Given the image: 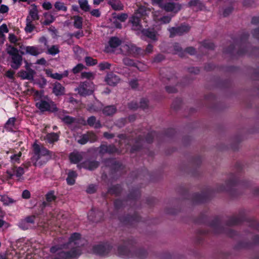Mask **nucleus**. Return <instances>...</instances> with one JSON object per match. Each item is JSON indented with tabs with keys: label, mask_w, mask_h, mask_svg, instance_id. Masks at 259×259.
<instances>
[{
	"label": "nucleus",
	"mask_w": 259,
	"mask_h": 259,
	"mask_svg": "<svg viewBox=\"0 0 259 259\" xmlns=\"http://www.w3.org/2000/svg\"><path fill=\"white\" fill-rule=\"evenodd\" d=\"M84 240L81 237L80 234L74 233L69 238L67 244L63 245L61 249H69V251L64 250L59 251V248L56 246L51 248V252H58V256L55 259H72L78 257L81 254V247L84 244Z\"/></svg>",
	"instance_id": "obj_1"
},
{
	"label": "nucleus",
	"mask_w": 259,
	"mask_h": 259,
	"mask_svg": "<svg viewBox=\"0 0 259 259\" xmlns=\"http://www.w3.org/2000/svg\"><path fill=\"white\" fill-rule=\"evenodd\" d=\"M151 10L145 6H140L135 12L134 16L130 19L133 24V29L136 31H141L142 34L152 40L157 39V33L152 29H142V26L140 24V17L145 19V17L150 14Z\"/></svg>",
	"instance_id": "obj_2"
},
{
	"label": "nucleus",
	"mask_w": 259,
	"mask_h": 259,
	"mask_svg": "<svg viewBox=\"0 0 259 259\" xmlns=\"http://www.w3.org/2000/svg\"><path fill=\"white\" fill-rule=\"evenodd\" d=\"M35 100L36 106L41 111H54L57 108L53 102L51 101L47 96L43 95V92H38L33 90L32 91Z\"/></svg>",
	"instance_id": "obj_3"
},
{
	"label": "nucleus",
	"mask_w": 259,
	"mask_h": 259,
	"mask_svg": "<svg viewBox=\"0 0 259 259\" xmlns=\"http://www.w3.org/2000/svg\"><path fill=\"white\" fill-rule=\"evenodd\" d=\"M33 149L34 154L32 157V161L35 166H40L45 163L51 156L48 149L40 147L36 143L33 144Z\"/></svg>",
	"instance_id": "obj_4"
},
{
	"label": "nucleus",
	"mask_w": 259,
	"mask_h": 259,
	"mask_svg": "<svg viewBox=\"0 0 259 259\" xmlns=\"http://www.w3.org/2000/svg\"><path fill=\"white\" fill-rule=\"evenodd\" d=\"M152 18L155 23L154 25L156 26L168 23L171 20V17L168 16H163L162 11L159 10H154L152 12Z\"/></svg>",
	"instance_id": "obj_5"
},
{
	"label": "nucleus",
	"mask_w": 259,
	"mask_h": 259,
	"mask_svg": "<svg viewBox=\"0 0 259 259\" xmlns=\"http://www.w3.org/2000/svg\"><path fill=\"white\" fill-rule=\"evenodd\" d=\"M81 96L89 95L93 93L94 85L91 81L88 80L80 83L79 87L75 90Z\"/></svg>",
	"instance_id": "obj_6"
},
{
	"label": "nucleus",
	"mask_w": 259,
	"mask_h": 259,
	"mask_svg": "<svg viewBox=\"0 0 259 259\" xmlns=\"http://www.w3.org/2000/svg\"><path fill=\"white\" fill-rule=\"evenodd\" d=\"M24 174V170L23 167L13 166L7 170L5 177L7 180H10L15 176L18 179H20Z\"/></svg>",
	"instance_id": "obj_7"
},
{
	"label": "nucleus",
	"mask_w": 259,
	"mask_h": 259,
	"mask_svg": "<svg viewBox=\"0 0 259 259\" xmlns=\"http://www.w3.org/2000/svg\"><path fill=\"white\" fill-rule=\"evenodd\" d=\"M120 51L125 55H135L139 53L140 49L132 44H128L121 45Z\"/></svg>",
	"instance_id": "obj_8"
},
{
	"label": "nucleus",
	"mask_w": 259,
	"mask_h": 259,
	"mask_svg": "<svg viewBox=\"0 0 259 259\" xmlns=\"http://www.w3.org/2000/svg\"><path fill=\"white\" fill-rule=\"evenodd\" d=\"M21 54H28L32 56H37L42 52L41 49L35 46H23L20 47Z\"/></svg>",
	"instance_id": "obj_9"
},
{
	"label": "nucleus",
	"mask_w": 259,
	"mask_h": 259,
	"mask_svg": "<svg viewBox=\"0 0 259 259\" xmlns=\"http://www.w3.org/2000/svg\"><path fill=\"white\" fill-rule=\"evenodd\" d=\"M110 250V247L107 245L100 244L94 246L93 252L96 254L104 256L108 254Z\"/></svg>",
	"instance_id": "obj_10"
},
{
	"label": "nucleus",
	"mask_w": 259,
	"mask_h": 259,
	"mask_svg": "<svg viewBox=\"0 0 259 259\" xmlns=\"http://www.w3.org/2000/svg\"><path fill=\"white\" fill-rule=\"evenodd\" d=\"M190 27L188 25H183L178 28L172 27L169 29L170 36L173 37L176 35H182L184 33L188 32Z\"/></svg>",
	"instance_id": "obj_11"
},
{
	"label": "nucleus",
	"mask_w": 259,
	"mask_h": 259,
	"mask_svg": "<svg viewBox=\"0 0 259 259\" xmlns=\"http://www.w3.org/2000/svg\"><path fill=\"white\" fill-rule=\"evenodd\" d=\"M35 72L32 69H27L26 70H21L18 72V75L23 79L33 80Z\"/></svg>",
	"instance_id": "obj_12"
},
{
	"label": "nucleus",
	"mask_w": 259,
	"mask_h": 259,
	"mask_svg": "<svg viewBox=\"0 0 259 259\" xmlns=\"http://www.w3.org/2000/svg\"><path fill=\"white\" fill-rule=\"evenodd\" d=\"M161 8L167 12L176 13L181 9V6L178 3H167L164 4Z\"/></svg>",
	"instance_id": "obj_13"
},
{
	"label": "nucleus",
	"mask_w": 259,
	"mask_h": 259,
	"mask_svg": "<svg viewBox=\"0 0 259 259\" xmlns=\"http://www.w3.org/2000/svg\"><path fill=\"white\" fill-rule=\"evenodd\" d=\"M27 18L34 21L38 20V10L36 5L33 4L30 6L29 15L27 17Z\"/></svg>",
	"instance_id": "obj_14"
},
{
	"label": "nucleus",
	"mask_w": 259,
	"mask_h": 259,
	"mask_svg": "<svg viewBox=\"0 0 259 259\" xmlns=\"http://www.w3.org/2000/svg\"><path fill=\"white\" fill-rule=\"evenodd\" d=\"M12 63L11 64V67L15 69H18L21 65L22 60V57L18 54L17 55L12 56Z\"/></svg>",
	"instance_id": "obj_15"
},
{
	"label": "nucleus",
	"mask_w": 259,
	"mask_h": 259,
	"mask_svg": "<svg viewBox=\"0 0 259 259\" xmlns=\"http://www.w3.org/2000/svg\"><path fill=\"white\" fill-rule=\"evenodd\" d=\"M15 122L16 118L15 117L10 118L5 125L6 130L10 132L15 130L17 128Z\"/></svg>",
	"instance_id": "obj_16"
},
{
	"label": "nucleus",
	"mask_w": 259,
	"mask_h": 259,
	"mask_svg": "<svg viewBox=\"0 0 259 259\" xmlns=\"http://www.w3.org/2000/svg\"><path fill=\"white\" fill-rule=\"evenodd\" d=\"M106 81L110 85H115L119 81V78L113 74H109L107 76Z\"/></svg>",
	"instance_id": "obj_17"
},
{
	"label": "nucleus",
	"mask_w": 259,
	"mask_h": 259,
	"mask_svg": "<svg viewBox=\"0 0 259 259\" xmlns=\"http://www.w3.org/2000/svg\"><path fill=\"white\" fill-rule=\"evenodd\" d=\"M58 139L59 135L56 133H52L47 135L45 138V140L48 143L52 144L57 141Z\"/></svg>",
	"instance_id": "obj_18"
},
{
	"label": "nucleus",
	"mask_w": 259,
	"mask_h": 259,
	"mask_svg": "<svg viewBox=\"0 0 259 259\" xmlns=\"http://www.w3.org/2000/svg\"><path fill=\"white\" fill-rule=\"evenodd\" d=\"M53 93L57 96L62 95L64 93V88L59 83H55L53 88Z\"/></svg>",
	"instance_id": "obj_19"
},
{
	"label": "nucleus",
	"mask_w": 259,
	"mask_h": 259,
	"mask_svg": "<svg viewBox=\"0 0 259 259\" xmlns=\"http://www.w3.org/2000/svg\"><path fill=\"white\" fill-rule=\"evenodd\" d=\"M109 4L115 10H121L123 6L118 0H109Z\"/></svg>",
	"instance_id": "obj_20"
},
{
	"label": "nucleus",
	"mask_w": 259,
	"mask_h": 259,
	"mask_svg": "<svg viewBox=\"0 0 259 259\" xmlns=\"http://www.w3.org/2000/svg\"><path fill=\"white\" fill-rule=\"evenodd\" d=\"M99 165V163L97 161H87L83 163V167L89 170H93L97 168Z\"/></svg>",
	"instance_id": "obj_21"
},
{
	"label": "nucleus",
	"mask_w": 259,
	"mask_h": 259,
	"mask_svg": "<svg viewBox=\"0 0 259 259\" xmlns=\"http://www.w3.org/2000/svg\"><path fill=\"white\" fill-rule=\"evenodd\" d=\"M76 177L77 174L76 172L74 171H69L68 174V177L66 179L67 184L70 185H73L75 183Z\"/></svg>",
	"instance_id": "obj_22"
},
{
	"label": "nucleus",
	"mask_w": 259,
	"mask_h": 259,
	"mask_svg": "<svg viewBox=\"0 0 259 259\" xmlns=\"http://www.w3.org/2000/svg\"><path fill=\"white\" fill-rule=\"evenodd\" d=\"M71 162L76 163L80 161L82 158L81 155L78 152H72L69 156Z\"/></svg>",
	"instance_id": "obj_23"
},
{
	"label": "nucleus",
	"mask_w": 259,
	"mask_h": 259,
	"mask_svg": "<svg viewBox=\"0 0 259 259\" xmlns=\"http://www.w3.org/2000/svg\"><path fill=\"white\" fill-rule=\"evenodd\" d=\"M34 21V20L26 18V26L25 30L27 32L30 33L33 31L35 25Z\"/></svg>",
	"instance_id": "obj_24"
},
{
	"label": "nucleus",
	"mask_w": 259,
	"mask_h": 259,
	"mask_svg": "<svg viewBox=\"0 0 259 259\" xmlns=\"http://www.w3.org/2000/svg\"><path fill=\"white\" fill-rule=\"evenodd\" d=\"M109 46L112 48H116L121 45V40L117 37H113L109 41Z\"/></svg>",
	"instance_id": "obj_25"
},
{
	"label": "nucleus",
	"mask_w": 259,
	"mask_h": 259,
	"mask_svg": "<svg viewBox=\"0 0 259 259\" xmlns=\"http://www.w3.org/2000/svg\"><path fill=\"white\" fill-rule=\"evenodd\" d=\"M1 201L5 205H10L12 204L15 203L16 201L8 197V196H3L1 197Z\"/></svg>",
	"instance_id": "obj_26"
},
{
	"label": "nucleus",
	"mask_w": 259,
	"mask_h": 259,
	"mask_svg": "<svg viewBox=\"0 0 259 259\" xmlns=\"http://www.w3.org/2000/svg\"><path fill=\"white\" fill-rule=\"evenodd\" d=\"M54 7L55 9L59 11L66 12L67 10V8L64 3L61 2H56Z\"/></svg>",
	"instance_id": "obj_27"
},
{
	"label": "nucleus",
	"mask_w": 259,
	"mask_h": 259,
	"mask_svg": "<svg viewBox=\"0 0 259 259\" xmlns=\"http://www.w3.org/2000/svg\"><path fill=\"white\" fill-rule=\"evenodd\" d=\"M116 112V108L113 106H109L106 107L103 109V113L105 115H111Z\"/></svg>",
	"instance_id": "obj_28"
},
{
	"label": "nucleus",
	"mask_w": 259,
	"mask_h": 259,
	"mask_svg": "<svg viewBox=\"0 0 259 259\" xmlns=\"http://www.w3.org/2000/svg\"><path fill=\"white\" fill-rule=\"evenodd\" d=\"M88 123L91 125L95 127V128H98L100 127V124L99 122L96 121L95 117L91 116L88 119Z\"/></svg>",
	"instance_id": "obj_29"
},
{
	"label": "nucleus",
	"mask_w": 259,
	"mask_h": 259,
	"mask_svg": "<svg viewBox=\"0 0 259 259\" xmlns=\"http://www.w3.org/2000/svg\"><path fill=\"white\" fill-rule=\"evenodd\" d=\"M22 155L21 152H19L17 153L14 154L10 156V160L12 163H19L20 158Z\"/></svg>",
	"instance_id": "obj_30"
},
{
	"label": "nucleus",
	"mask_w": 259,
	"mask_h": 259,
	"mask_svg": "<svg viewBox=\"0 0 259 259\" xmlns=\"http://www.w3.org/2000/svg\"><path fill=\"white\" fill-rule=\"evenodd\" d=\"M74 26L77 28H81L82 24V19L79 16H74L73 17Z\"/></svg>",
	"instance_id": "obj_31"
},
{
	"label": "nucleus",
	"mask_w": 259,
	"mask_h": 259,
	"mask_svg": "<svg viewBox=\"0 0 259 259\" xmlns=\"http://www.w3.org/2000/svg\"><path fill=\"white\" fill-rule=\"evenodd\" d=\"M79 4L82 10L88 11L90 10V7L87 0H79Z\"/></svg>",
	"instance_id": "obj_32"
},
{
	"label": "nucleus",
	"mask_w": 259,
	"mask_h": 259,
	"mask_svg": "<svg viewBox=\"0 0 259 259\" xmlns=\"http://www.w3.org/2000/svg\"><path fill=\"white\" fill-rule=\"evenodd\" d=\"M34 220H35V217L34 216H30V217H27L26 218H25V219L23 221L21 224H20V227L23 229H26L28 228V227H22V224L24 223H30V224H32V223H33L34 222Z\"/></svg>",
	"instance_id": "obj_33"
},
{
	"label": "nucleus",
	"mask_w": 259,
	"mask_h": 259,
	"mask_svg": "<svg viewBox=\"0 0 259 259\" xmlns=\"http://www.w3.org/2000/svg\"><path fill=\"white\" fill-rule=\"evenodd\" d=\"M48 52L49 54L55 55L59 52V48L57 46H53L48 48Z\"/></svg>",
	"instance_id": "obj_34"
},
{
	"label": "nucleus",
	"mask_w": 259,
	"mask_h": 259,
	"mask_svg": "<svg viewBox=\"0 0 259 259\" xmlns=\"http://www.w3.org/2000/svg\"><path fill=\"white\" fill-rule=\"evenodd\" d=\"M7 50L8 53L10 55H11L12 57L18 54V52L17 49H16L15 48H14V47H12V46H10L7 48Z\"/></svg>",
	"instance_id": "obj_35"
},
{
	"label": "nucleus",
	"mask_w": 259,
	"mask_h": 259,
	"mask_svg": "<svg viewBox=\"0 0 259 259\" xmlns=\"http://www.w3.org/2000/svg\"><path fill=\"white\" fill-rule=\"evenodd\" d=\"M85 62L86 64L88 66H93L97 64V60L91 57H85Z\"/></svg>",
	"instance_id": "obj_36"
},
{
	"label": "nucleus",
	"mask_w": 259,
	"mask_h": 259,
	"mask_svg": "<svg viewBox=\"0 0 259 259\" xmlns=\"http://www.w3.org/2000/svg\"><path fill=\"white\" fill-rule=\"evenodd\" d=\"M119 253L118 255L122 256L123 257H129V255L127 254L128 251V250L124 247H120L118 249Z\"/></svg>",
	"instance_id": "obj_37"
},
{
	"label": "nucleus",
	"mask_w": 259,
	"mask_h": 259,
	"mask_svg": "<svg viewBox=\"0 0 259 259\" xmlns=\"http://www.w3.org/2000/svg\"><path fill=\"white\" fill-rule=\"evenodd\" d=\"M52 75V78L60 80L62 78L63 76H67L68 75V72L66 71L64 72L63 74L56 73H54L53 75Z\"/></svg>",
	"instance_id": "obj_38"
},
{
	"label": "nucleus",
	"mask_w": 259,
	"mask_h": 259,
	"mask_svg": "<svg viewBox=\"0 0 259 259\" xmlns=\"http://www.w3.org/2000/svg\"><path fill=\"white\" fill-rule=\"evenodd\" d=\"M84 66L82 64H78L72 69L74 73H77L83 69Z\"/></svg>",
	"instance_id": "obj_39"
},
{
	"label": "nucleus",
	"mask_w": 259,
	"mask_h": 259,
	"mask_svg": "<svg viewBox=\"0 0 259 259\" xmlns=\"http://www.w3.org/2000/svg\"><path fill=\"white\" fill-rule=\"evenodd\" d=\"M55 199L56 196L53 192H50L46 195V199L48 202L54 201Z\"/></svg>",
	"instance_id": "obj_40"
},
{
	"label": "nucleus",
	"mask_w": 259,
	"mask_h": 259,
	"mask_svg": "<svg viewBox=\"0 0 259 259\" xmlns=\"http://www.w3.org/2000/svg\"><path fill=\"white\" fill-rule=\"evenodd\" d=\"M81 77L83 78L91 79L93 78L94 74L91 72H83L81 73Z\"/></svg>",
	"instance_id": "obj_41"
},
{
	"label": "nucleus",
	"mask_w": 259,
	"mask_h": 259,
	"mask_svg": "<svg viewBox=\"0 0 259 259\" xmlns=\"http://www.w3.org/2000/svg\"><path fill=\"white\" fill-rule=\"evenodd\" d=\"M167 0H152L153 5H157L161 8L163 7L164 2H165Z\"/></svg>",
	"instance_id": "obj_42"
},
{
	"label": "nucleus",
	"mask_w": 259,
	"mask_h": 259,
	"mask_svg": "<svg viewBox=\"0 0 259 259\" xmlns=\"http://www.w3.org/2000/svg\"><path fill=\"white\" fill-rule=\"evenodd\" d=\"M8 29L6 24H3L0 26V37L2 36L4 33L8 32Z\"/></svg>",
	"instance_id": "obj_43"
},
{
	"label": "nucleus",
	"mask_w": 259,
	"mask_h": 259,
	"mask_svg": "<svg viewBox=\"0 0 259 259\" xmlns=\"http://www.w3.org/2000/svg\"><path fill=\"white\" fill-rule=\"evenodd\" d=\"M89 140V139L87 137V135H83L80 139L78 140L77 141L79 143L81 144H85Z\"/></svg>",
	"instance_id": "obj_44"
},
{
	"label": "nucleus",
	"mask_w": 259,
	"mask_h": 259,
	"mask_svg": "<svg viewBox=\"0 0 259 259\" xmlns=\"http://www.w3.org/2000/svg\"><path fill=\"white\" fill-rule=\"evenodd\" d=\"M110 64L107 62L102 63L99 64V67L100 70H103L110 68Z\"/></svg>",
	"instance_id": "obj_45"
},
{
	"label": "nucleus",
	"mask_w": 259,
	"mask_h": 259,
	"mask_svg": "<svg viewBox=\"0 0 259 259\" xmlns=\"http://www.w3.org/2000/svg\"><path fill=\"white\" fill-rule=\"evenodd\" d=\"M45 18H46V22L47 24H49L50 23H52L54 20V17L50 14H47L45 15Z\"/></svg>",
	"instance_id": "obj_46"
},
{
	"label": "nucleus",
	"mask_w": 259,
	"mask_h": 259,
	"mask_svg": "<svg viewBox=\"0 0 259 259\" xmlns=\"http://www.w3.org/2000/svg\"><path fill=\"white\" fill-rule=\"evenodd\" d=\"M87 135L90 142H94L97 139L96 136L93 133H89Z\"/></svg>",
	"instance_id": "obj_47"
},
{
	"label": "nucleus",
	"mask_w": 259,
	"mask_h": 259,
	"mask_svg": "<svg viewBox=\"0 0 259 259\" xmlns=\"http://www.w3.org/2000/svg\"><path fill=\"white\" fill-rule=\"evenodd\" d=\"M62 120L66 123H71L74 121V119L69 116H66L62 118Z\"/></svg>",
	"instance_id": "obj_48"
},
{
	"label": "nucleus",
	"mask_w": 259,
	"mask_h": 259,
	"mask_svg": "<svg viewBox=\"0 0 259 259\" xmlns=\"http://www.w3.org/2000/svg\"><path fill=\"white\" fill-rule=\"evenodd\" d=\"M9 40L12 43H16L18 41L17 37L13 34L10 33L9 35Z\"/></svg>",
	"instance_id": "obj_49"
},
{
	"label": "nucleus",
	"mask_w": 259,
	"mask_h": 259,
	"mask_svg": "<svg viewBox=\"0 0 259 259\" xmlns=\"http://www.w3.org/2000/svg\"><path fill=\"white\" fill-rule=\"evenodd\" d=\"M117 18L120 21L124 22L127 18V15L125 13L121 14L118 15Z\"/></svg>",
	"instance_id": "obj_50"
},
{
	"label": "nucleus",
	"mask_w": 259,
	"mask_h": 259,
	"mask_svg": "<svg viewBox=\"0 0 259 259\" xmlns=\"http://www.w3.org/2000/svg\"><path fill=\"white\" fill-rule=\"evenodd\" d=\"M22 197L24 199H28L30 197V192L27 190H25L23 191L22 194Z\"/></svg>",
	"instance_id": "obj_51"
},
{
	"label": "nucleus",
	"mask_w": 259,
	"mask_h": 259,
	"mask_svg": "<svg viewBox=\"0 0 259 259\" xmlns=\"http://www.w3.org/2000/svg\"><path fill=\"white\" fill-rule=\"evenodd\" d=\"M123 63L125 65L127 66H133L135 63L133 60L129 59L128 58H125L123 59Z\"/></svg>",
	"instance_id": "obj_52"
},
{
	"label": "nucleus",
	"mask_w": 259,
	"mask_h": 259,
	"mask_svg": "<svg viewBox=\"0 0 259 259\" xmlns=\"http://www.w3.org/2000/svg\"><path fill=\"white\" fill-rule=\"evenodd\" d=\"M9 11V8L6 5H2L0 6V13H5Z\"/></svg>",
	"instance_id": "obj_53"
},
{
	"label": "nucleus",
	"mask_w": 259,
	"mask_h": 259,
	"mask_svg": "<svg viewBox=\"0 0 259 259\" xmlns=\"http://www.w3.org/2000/svg\"><path fill=\"white\" fill-rule=\"evenodd\" d=\"M136 67L140 71H144L147 68L146 66L141 63H138Z\"/></svg>",
	"instance_id": "obj_54"
},
{
	"label": "nucleus",
	"mask_w": 259,
	"mask_h": 259,
	"mask_svg": "<svg viewBox=\"0 0 259 259\" xmlns=\"http://www.w3.org/2000/svg\"><path fill=\"white\" fill-rule=\"evenodd\" d=\"M42 7L45 10H50L52 8V6L51 3L47 2L43 3Z\"/></svg>",
	"instance_id": "obj_55"
},
{
	"label": "nucleus",
	"mask_w": 259,
	"mask_h": 259,
	"mask_svg": "<svg viewBox=\"0 0 259 259\" xmlns=\"http://www.w3.org/2000/svg\"><path fill=\"white\" fill-rule=\"evenodd\" d=\"M15 72L12 70H8L6 73V75L9 78H13Z\"/></svg>",
	"instance_id": "obj_56"
},
{
	"label": "nucleus",
	"mask_w": 259,
	"mask_h": 259,
	"mask_svg": "<svg viewBox=\"0 0 259 259\" xmlns=\"http://www.w3.org/2000/svg\"><path fill=\"white\" fill-rule=\"evenodd\" d=\"M93 16L98 17L100 16V13L98 9L93 10L91 12Z\"/></svg>",
	"instance_id": "obj_57"
},
{
	"label": "nucleus",
	"mask_w": 259,
	"mask_h": 259,
	"mask_svg": "<svg viewBox=\"0 0 259 259\" xmlns=\"http://www.w3.org/2000/svg\"><path fill=\"white\" fill-rule=\"evenodd\" d=\"M148 105V102L147 100L143 99L140 102V106L143 108H146Z\"/></svg>",
	"instance_id": "obj_58"
},
{
	"label": "nucleus",
	"mask_w": 259,
	"mask_h": 259,
	"mask_svg": "<svg viewBox=\"0 0 259 259\" xmlns=\"http://www.w3.org/2000/svg\"><path fill=\"white\" fill-rule=\"evenodd\" d=\"M153 51V46L151 45H148L145 50L146 54L151 53Z\"/></svg>",
	"instance_id": "obj_59"
},
{
	"label": "nucleus",
	"mask_w": 259,
	"mask_h": 259,
	"mask_svg": "<svg viewBox=\"0 0 259 259\" xmlns=\"http://www.w3.org/2000/svg\"><path fill=\"white\" fill-rule=\"evenodd\" d=\"M95 187L94 186H89L87 189V192L89 193H94L95 191Z\"/></svg>",
	"instance_id": "obj_60"
},
{
	"label": "nucleus",
	"mask_w": 259,
	"mask_h": 259,
	"mask_svg": "<svg viewBox=\"0 0 259 259\" xmlns=\"http://www.w3.org/2000/svg\"><path fill=\"white\" fill-rule=\"evenodd\" d=\"M46 63V61L44 58H41L38 59L36 61V63L40 65H45Z\"/></svg>",
	"instance_id": "obj_61"
},
{
	"label": "nucleus",
	"mask_w": 259,
	"mask_h": 259,
	"mask_svg": "<svg viewBox=\"0 0 259 259\" xmlns=\"http://www.w3.org/2000/svg\"><path fill=\"white\" fill-rule=\"evenodd\" d=\"M56 213V215H53V218H56L57 219H60L61 217H62V215H60V211H58V210H56L55 211V214Z\"/></svg>",
	"instance_id": "obj_62"
},
{
	"label": "nucleus",
	"mask_w": 259,
	"mask_h": 259,
	"mask_svg": "<svg viewBox=\"0 0 259 259\" xmlns=\"http://www.w3.org/2000/svg\"><path fill=\"white\" fill-rule=\"evenodd\" d=\"M187 52L191 55L194 54L195 52V49L192 47L187 49Z\"/></svg>",
	"instance_id": "obj_63"
},
{
	"label": "nucleus",
	"mask_w": 259,
	"mask_h": 259,
	"mask_svg": "<svg viewBox=\"0 0 259 259\" xmlns=\"http://www.w3.org/2000/svg\"><path fill=\"white\" fill-rule=\"evenodd\" d=\"M130 85L132 88H136L137 87L138 82L137 80H132L130 82Z\"/></svg>",
	"instance_id": "obj_64"
}]
</instances>
